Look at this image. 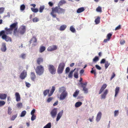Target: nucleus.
Instances as JSON below:
<instances>
[{
    "label": "nucleus",
    "instance_id": "obj_18",
    "mask_svg": "<svg viewBox=\"0 0 128 128\" xmlns=\"http://www.w3.org/2000/svg\"><path fill=\"white\" fill-rule=\"evenodd\" d=\"M15 96L16 98V100L17 102H19L20 100V98L19 93L16 92L15 94Z\"/></svg>",
    "mask_w": 128,
    "mask_h": 128
},
{
    "label": "nucleus",
    "instance_id": "obj_40",
    "mask_svg": "<svg viewBox=\"0 0 128 128\" xmlns=\"http://www.w3.org/2000/svg\"><path fill=\"white\" fill-rule=\"evenodd\" d=\"M31 10L34 12L36 13L38 11V10L37 8H31Z\"/></svg>",
    "mask_w": 128,
    "mask_h": 128
},
{
    "label": "nucleus",
    "instance_id": "obj_17",
    "mask_svg": "<svg viewBox=\"0 0 128 128\" xmlns=\"http://www.w3.org/2000/svg\"><path fill=\"white\" fill-rule=\"evenodd\" d=\"M43 58L42 57H39L37 58L36 62L37 64H40L42 63L43 62Z\"/></svg>",
    "mask_w": 128,
    "mask_h": 128
},
{
    "label": "nucleus",
    "instance_id": "obj_41",
    "mask_svg": "<svg viewBox=\"0 0 128 128\" xmlns=\"http://www.w3.org/2000/svg\"><path fill=\"white\" fill-rule=\"evenodd\" d=\"M96 11L97 12H102L101 8L100 6H98L96 9Z\"/></svg>",
    "mask_w": 128,
    "mask_h": 128
},
{
    "label": "nucleus",
    "instance_id": "obj_26",
    "mask_svg": "<svg viewBox=\"0 0 128 128\" xmlns=\"http://www.w3.org/2000/svg\"><path fill=\"white\" fill-rule=\"evenodd\" d=\"M31 78L32 80L34 81L35 79L36 78L35 74L33 72H32L31 74Z\"/></svg>",
    "mask_w": 128,
    "mask_h": 128
},
{
    "label": "nucleus",
    "instance_id": "obj_15",
    "mask_svg": "<svg viewBox=\"0 0 128 128\" xmlns=\"http://www.w3.org/2000/svg\"><path fill=\"white\" fill-rule=\"evenodd\" d=\"M26 28L24 26H22L19 29V32L21 34H24L25 32Z\"/></svg>",
    "mask_w": 128,
    "mask_h": 128
},
{
    "label": "nucleus",
    "instance_id": "obj_47",
    "mask_svg": "<svg viewBox=\"0 0 128 128\" xmlns=\"http://www.w3.org/2000/svg\"><path fill=\"white\" fill-rule=\"evenodd\" d=\"M20 57L23 59H25L26 57V54H22Z\"/></svg>",
    "mask_w": 128,
    "mask_h": 128
},
{
    "label": "nucleus",
    "instance_id": "obj_8",
    "mask_svg": "<svg viewBox=\"0 0 128 128\" xmlns=\"http://www.w3.org/2000/svg\"><path fill=\"white\" fill-rule=\"evenodd\" d=\"M80 84L81 85V87L83 88V90L84 91V93L86 94L88 92V89L86 88L87 83L86 82L84 83L80 82Z\"/></svg>",
    "mask_w": 128,
    "mask_h": 128
},
{
    "label": "nucleus",
    "instance_id": "obj_60",
    "mask_svg": "<svg viewBox=\"0 0 128 128\" xmlns=\"http://www.w3.org/2000/svg\"><path fill=\"white\" fill-rule=\"evenodd\" d=\"M26 86L28 87L29 88L30 86V84L29 83L27 82H26Z\"/></svg>",
    "mask_w": 128,
    "mask_h": 128
},
{
    "label": "nucleus",
    "instance_id": "obj_57",
    "mask_svg": "<svg viewBox=\"0 0 128 128\" xmlns=\"http://www.w3.org/2000/svg\"><path fill=\"white\" fill-rule=\"evenodd\" d=\"M95 66L96 68L98 70H100L101 69V67H100L98 65H96Z\"/></svg>",
    "mask_w": 128,
    "mask_h": 128
},
{
    "label": "nucleus",
    "instance_id": "obj_29",
    "mask_svg": "<svg viewBox=\"0 0 128 128\" xmlns=\"http://www.w3.org/2000/svg\"><path fill=\"white\" fill-rule=\"evenodd\" d=\"M80 92V90H77L74 92L73 94V96L74 97H76L78 95V94Z\"/></svg>",
    "mask_w": 128,
    "mask_h": 128
},
{
    "label": "nucleus",
    "instance_id": "obj_19",
    "mask_svg": "<svg viewBox=\"0 0 128 128\" xmlns=\"http://www.w3.org/2000/svg\"><path fill=\"white\" fill-rule=\"evenodd\" d=\"M5 30V33L7 34H11L12 30L10 27V28H6Z\"/></svg>",
    "mask_w": 128,
    "mask_h": 128
},
{
    "label": "nucleus",
    "instance_id": "obj_22",
    "mask_svg": "<svg viewBox=\"0 0 128 128\" xmlns=\"http://www.w3.org/2000/svg\"><path fill=\"white\" fill-rule=\"evenodd\" d=\"M59 92H67L65 87L62 86L59 88Z\"/></svg>",
    "mask_w": 128,
    "mask_h": 128
},
{
    "label": "nucleus",
    "instance_id": "obj_56",
    "mask_svg": "<svg viewBox=\"0 0 128 128\" xmlns=\"http://www.w3.org/2000/svg\"><path fill=\"white\" fill-rule=\"evenodd\" d=\"M70 70V68L69 67L66 68L65 70V72L66 73H68Z\"/></svg>",
    "mask_w": 128,
    "mask_h": 128
},
{
    "label": "nucleus",
    "instance_id": "obj_45",
    "mask_svg": "<svg viewBox=\"0 0 128 128\" xmlns=\"http://www.w3.org/2000/svg\"><path fill=\"white\" fill-rule=\"evenodd\" d=\"M49 90H45L44 92V94L45 96H46L47 94L49 93Z\"/></svg>",
    "mask_w": 128,
    "mask_h": 128
},
{
    "label": "nucleus",
    "instance_id": "obj_64",
    "mask_svg": "<svg viewBox=\"0 0 128 128\" xmlns=\"http://www.w3.org/2000/svg\"><path fill=\"white\" fill-rule=\"evenodd\" d=\"M84 70L83 69H82L81 70H80V74L81 76L84 73Z\"/></svg>",
    "mask_w": 128,
    "mask_h": 128
},
{
    "label": "nucleus",
    "instance_id": "obj_7",
    "mask_svg": "<svg viewBox=\"0 0 128 128\" xmlns=\"http://www.w3.org/2000/svg\"><path fill=\"white\" fill-rule=\"evenodd\" d=\"M37 38L35 37L34 36L30 40L29 42L30 44L32 43V46L34 47L37 44Z\"/></svg>",
    "mask_w": 128,
    "mask_h": 128
},
{
    "label": "nucleus",
    "instance_id": "obj_21",
    "mask_svg": "<svg viewBox=\"0 0 128 128\" xmlns=\"http://www.w3.org/2000/svg\"><path fill=\"white\" fill-rule=\"evenodd\" d=\"M55 88L54 86H52V88L50 92V93H48V96L49 97L51 96L52 94H53V93L54 92V91H55Z\"/></svg>",
    "mask_w": 128,
    "mask_h": 128
},
{
    "label": "nucleus",
    "instance_id": "obj_14",
    "mask_svg": "<svg viewBox=\"0 0 128 128\" xmlns=\"http://www.w3.org/2000/svg\"><path fill=\"white\" fill-rule=\"evenodd\" d=\"M64 112L63 110H62L58 114L57 118H56V121H58L60 119V118L62 116L63 113Z\"/></svg>",
    "mask_w": 128,
    "mask_h": 128
},
{
    "label": "nucleus",
    "instance_id": "obj_61",
    "mask_svg": "<svg viewBox=\"0 0 128 128\" xmlns=\"http://www.w3.org/2000/svg\"><path fill=\"white\" fill-rule=\"evenodd\" d=\"M35 110L34 109L31 112V114L32 115H34V113H35Z\"/></svg>",
    "mask_w": 128,
    "mask_h": 128
},
{
    "label": "nucleus",
    "instance_id": "obj_5",
    "mask_svg": "<svg viewBox=\"0 0 128 128\" xmlns=\"http://www.w3.org/2000/svg\"><path fill=\"white\" fill-rule=\"evenodd\" d=\"M48 70L50 74H54L56 73V69L54 66L52 64H49L48 66Z\"/></svg>",
    "mask_w": 128,
    "mask_h": 128
},
{
    "label": "nucleus",
    "instance_id": "obj_42",
    "mask_svg": "<svg viewBox=\"0 0 128 128\" xmlns=\"http://www.w3.org/2000/svg\"><path fill=\"white\" fill-rule=\"evenodd\" d=\"M99 58L97 56H96L93 59V62H96L99 60Z\"/></svg>",
    "mask_w": 128,
    "mask_h": 128
},
{
    "label": "nucleus",
    "instance_id": "obj_37",
    "mask_svg": "<svg viewBox=\"0 0 128 128\" xmlns=\"http://www.w3.org/2000/svg\"><path fill=\"white\" fill-rule=\"evenodd\" d=\"M70 30L72 32H76L75 29L72 26H70Z\"/></svg>",
    "mask_w": 128,
    "mask_h": 128
},
{
    "label": "nucleus",
    "instance_id": "obj_13",
    "mask_svg": "<svg viewBox=\"0 0 128 128\" xmlns=\"http://www.w3.org/2000/svg\"><path fill=\"white\" fill-rule=\"evenodd\" d=\"M108 90L107 89H106L104 91L103 93L101 95V99H105L106 97V96L108 94Z\"/></svg>",
    "mask_w": 128,
    "mask_h": 128
},
{
    "label": "nucleus",
    "instance_id": "obj_51",
    "mask_svg": "<svg viewBox=\"0 0 128 128\" xmlns=\"http://www.w3.org/2000/svg\"><path fill=\"white\" fill-rule=\"evenodd\" d=\"M22 104L21 103H18L17 104V107L18 108H22Z\"/></svg>",
    "mask_w": 128,
    "mask_h": 128
},
{
    "label": "nucleus",
    "instance_id": "obj_36",
    "mask_svg": "<svg viewBox=\"0 0 128 128\" xmlns=\"http://www.w3.org/2000/svg\"><path fill=\"white\" fill-rule=\"evenodd\" d=\"M26 114V112L25 110L22 111L21 113L20 116L21 117H23Z\"/></svg>",
    "mask_w": 128,
    "mask_h": 128
},
{
    "label": "nucleus",
    "instance_id": "obj_34",
    "mask_svg": "<svg viewBox=\"0 0 128 128\" xmlns=\"http://www.w3.org/2000/svg\"><path fill=\"white\" fill-rule=\"evenodd\" d=\"M51 124L50 122L48 123L43 128H51Z\"/></svg>",
    "mask_w": 128,
    "mask_h": 128
},
{
    "label": "nucleus",
    "instance_id": "obj_30",
    "mask_svg": "<svg viewBox=\"0 0 128 128\" xmlns=\"http://www.w3.org/2000/svg\"><path fill=\"white\" fill-rule=\"evenodd\" d=\"M82 104V102H76L75 104V107L78 108L80 107Z\"/></svg>",
    "mask_w": 128,
    "mask_h": 128
},
{
    "label": "nucleus",
    "instance_id": "obj_53",
    "mask_svg": "<svg viewBox=\"0 0 128 128\" xmlns=\"http://www.w3.org/2000/svg\"><path fill=\"white\" fill-rule=\"evenodd\" d=\"M118 113V110H116L114 112V115L115 116H117Z\"/></svg>",
    "mask_w": 128,
    "mask_h": 128
},
{
    "label": "nucleus",
    "instance_id": "obj_63",
    "mask_svg": "<svg viewBox=\"0 0 128 128\" xmlns=\"http://www.w3.org/2000/svg\"><path fill=\"white\" fill-rule=\"evenodd\" d=\"M106 60L104 59H102L100 62V64H103L105 62Z\"/></svg>",
    "mask_w": 128,
    "mask_h": 128
},
{
    "label": "nucleus",
    "instance_id": "obj_23",
    "mask_svg": "<svg viewBox=\"0 0 128 128\" xmlns=\"http://www.w3.org/2000/svg\"><path fill=\"white\" fill-rule=\"evenodd\" d=\"M7 95L4 94H0V99L1 100H4L7 97Z\"/></svg>",
    "mask_w": 128,
    "mask_h": 128
},
{
    "label": "nucleus",
    "instance_id": "obj_33",
    "mask_svg": "<svg viewBox=\"0 0 128 128\" xmlns=\"http://www.w3.org/2000/svg\"><path fill=\"white\" fill-rule=\"evenodd\" d=\"M75 68L73 70H72L70 72L68 75V77L69 78H72V74L73 72L75 70Z\"/></svg>",
    "mask_w": 128,
    "mask_h": 128
},
{
    "label": "nucleus",
    "instance_id": "obj_25",
    "mask_svg": "<svg viewBox=\"0 0 128 128\" xmlns=\"http://www.w3.org/2000/svg\"><path fill=\"white\" fill-rule=\"evenodd\" d=\"M120 88L119 87L116 86L115 90V97L116 96L120 90Z\"/></svg>",
    "mask_w": 128,
    "mask_h": 128
},
{
    "label": "nucleus",
    "instance_id": "obj_4",
    "mask_svg": "<svg viewBox=\"0 0 128 128\" xmlns=\"http://www.w3.org/2000/svg\"><path fill=\"white\" fill-rule=\"evenodd\" d=\"M44 68L42 66H37L36 70V73L39 75L42 74L44 72Z\"/></svg>",
    "mask_w": 128,
    "mask_h": 128
},
{
    "label": "nucleus",
    "instance_id": "obj_44",
    "mask_svg": "<svg viewBox=\"0 0 128 128\" xmlns=\"http://www.w3.org/2000/svg\"><path fill=\"white\" fill-rule=\"evenodd\" d=\"M5 102L3 100L0 101V107L4 105L5 104Z\"/></svg>",
    "mask_w": 128,
    "mask_h": 128
},
{
    "label": "nucleus",
    "instance_id": "obj_28",
    "mask_svg": "<svg viewBox=\"0 0 128 128\" xmlns=\"http://www.w3.org/2000/svg\"><path fill=\"white\" fill-rule=\"evenodd\" d=\"M66 25H62L59 28V30L60 31L64 30L66 28Z\"/></svg>",
    "mask_w": 128,
    "mask_h": 128
},
{
    "label": "nucleus",
    "instance_id": "obj_10",
    "mask_svg": "<svg viewBox=\"0 0 128 128\" xmlns=\"http://www.w3.org/2000/svg\"><path fill=\"white\" fill-rule=\"evenodd\" d=\"M57 108H54L52 110L50 114L52 118H54L56 116L57 114Z\"/></svg>",
    "mask_w": 128,
    "mask_h": 128
},
{
    "label": "nucleus",
    "instance_id": "obj_58",
    "mask_svg": "<svg viewBox=\"0 0 128 128\" xmlns=\"http://www.w3.org/2000/svg\"><path fill=\"white\" fill-rule=\"evenodd\" d=\"M121 28V26L120 25H119L115 29V30H119V29H120V28Z\"/></svg>",
    "mask_w": 128,
    "mask_h": 128
},
{
    "label": "nucleus",
    "instance_id": "obj_39",
    "mask_svg": "<svg viewBox=\"0 0 128 128\" xmlns=\"http://www.w3.org/2000/svg\"><path fill=\"white\" fill-rule=\"evenodd\" d=\"M110 63L108 61H106L105 64V67L106 69L107 68L108 66L110 65Z\"/></svg>",
    "mask_w": 128,
    "mask_h": 128
},
{
    "label": "nucleus",
    "instance_id": "obj_48",
    "mask_svg": "<svg viewBox=\"0 0 128 128\" xmlns=\"http://www.w3.org/2000/svg\"><path fill=\"white\" fill-rule=\"evenodd\" d=\"M74 77L76 78H78V72H76L74 73Z\"/></svg>",
    "mask_w": 128,
    "mask_h": 128
},
{
    "label": "nucleus",
    "instance_id": "obj_59",
    "mask_svg": "<svg viewBox=\"0 0 128 128\" xmlns=\"http://www.w3.org/2000/svg\"><path fill=\"white\" fill-rule=\"evenodd\" d=\"M116 74L114 72L112 73V74L111 78H110V79L111 80H112L115 76Z\"/></svg>",
    "mask_w": 128,
    "mask_h": 128
},
{
    "label": "nucleus",
    "instance_id": "obj_55",
    "mask_svg": "<svg viewBox=\"0 0 128 128\" xmlns=\"http://www.w3.org/2000/svg\"><path fill=\"white\" fill-rule=\"evenodd\" d=\"M32 115V116L31 118V119L33 121L36 119V116L34 115Z\"/></svg>",
    "mask_w": 128,
    "mask_h": 128
},
{
    "label": "nucleus",
    "instance_id": "obj_20",
    "mask_svg": "<svg viewBox=\"0 0 128 128\" xmlns=\"http://www.w3.org/2000/svg\"><path fill=\"white\" fill-rule=\"evenodd\" d=\"M6 50V44L5 43H2L1 48V50L3 52H5Z\"/></svg>",
    "mask_w": 128,
    "mask_h": 128
},
{
    "label": "nucleus",
    "instance_id": "obj_50",
    "mask_svg": "<svg viewBox=\"0 0 128 128\" xmlns=\"http://www.w3.org/2000/svg\"><path fill=\"white\" fill-rule=\"evenodd\" d=\"M112 35V34L110 33H109L107 34L106 37L107 38L110 40Z\"/></svg>",
    "mask_w": 128,
    "mask_h": 128
},
{
    "label": "nucleus",
    "instance_id": "obj_38",
    "mask_svg": "<svg viewBox=\"0 0 128 128\" xmlns=\"http://www.w3.org/2000/svg\"><path fill=\"white\" fill-rule=\"evenodd\" d=\"M44 8V6H40L39 9L40 12H43Z\"/></svg>",
    "mask_w": 128,
    "mask_h": 128
},
{
    "label": "nucleus",
    "instance_id": "obj_43",
    "mask_svg": "<svg viewBox=\"0 0 128 128\" xmlns=\"http://www.w3.org/2000/svg\"><path fill=\"white\" fill-rule=\"evenodd\" d=\"M17 114H16V115H13L11 118V120H13L17 117Z\"/></svg>",
    "mask_w": 128,
    "mask_h": 128
},
{
    "label": "nucleus",
    "instance_id": "obj_2",
    "mask_svg": "<svg viewBox=\"0 0 128 128\" xmlns=\"http://www.w3.org/2000/svg\"><path fill=\"white\" fill-rule=\"evenodd\" d=\"M2 36V38L3 40H4L6 42L12 41L11 38L5 34V32L2 30L0 32V36Z\"/></svg>",
    "mask_w": 128,
    "mask_h": 128
},
{
    "label": "nucleus",
    "instance_id": "obj_24",
    "mask_svg": "<svg viewBox=\"0 0 128 128\" xmlns=\"http://www.w3.org/2000/svg\"><path fill=\"white\" fill-rule=\"evenodd\" d=\"M101 113L100 112H98L96 118V121L98 122L100 120L101 118Z\"/></svg>",
    "mask_w": 128,
    "mask_h": 128
},
{
    "label": "nucleus",
    "instance_id": "obj_54",
    "mask_svg": "<svg viewBox=\"0 0 128 128\" xmlns=\"http://www.w3.org/2000/svg\"><path fill=\"white\" fill-rule=\"evenodd\" d=\"M39 20L37 18H35L33 19V21L34 22H36Z\"/></svg>",
    "mask_w": 128,
    "mask_h": 128
},
{
    "label": "nucleus",
    "instance_id": "obj_9",
    "mask_svg": "<svg viewBox=\"0 0 128 128\" xmlns=\"http://www.w3.org/2000/svg\"><path fill=\"white\" fill-rule=\"evenodd\" d=\"M68 96L67 92H62L60 96V99L61 100H63L65 99Z\"/></svg>",
    "mask_w": 128,
    "mask_h": 128
},
{
    "label": "nucleus",
    "instance_id": "obj_62",
    "mask_svg": "<svg viewBox=\"0 0 128 128\" xmlns=\"http://www.w3.org/2000/svg\"><path fill=\"white\" fill-rule=\"evenodd\" d=\"M52 99V98L50 97L48 98L47 100V102H50Z\"/></svg>",
    "mask_w": 128,
    "mask_h": 128
},
{
    "label": "nucleus",
    "instance_id": "obj_52",
    "mask_svg": "<svg viewBox=\"0 0 128 128\" xmlns=\"http://www.w3.org/2000/svg\"><path fill=\"white\" fill-rule=\"evenodd\" d=\"M4 10V8L3 7L0 8V13H3Z\"/></svg>",
    "mask_w": 128,
    "mask_h": 128
},
{
    "label": "nucleus",
    "instance_id": "obj_32",
    "mask_svg": "<svg viewBox=\"0 0 128 128\" xmlns=\"http://www.w3.org/2000/svg\"><path fill=\"white\" fill-rule=\"evenodd\" d=\"M66 3V2L64 0H60L59 2L58 6H61L63 4Z\"/></svg>",
    "mask_w": 128,
    "mask_h": 128
},
{
    "label": "nucleus",
    "instance_id": "obj_12",
    "mask_svg": "<svg viewBox=\"0 0 128 128\" xmlns=\"http://www.w3.org/2000/svg\"><path fill=\"white\" fill-rule=\"evenodd\" d=\"M57 47L56 45H53L49 46L48 48V50L49 51H52L57 49Z\"/></svg>",
    "mask_w": 128,
    "mask_h": 128
},
{
    "label": "nucleus",
    "instance_id": "obj_1",
    "mask_svg": "<svg viewBox=\"0 0 128 128\" xmlns=\"http://www.w3.org/2000/svg\"><path fill=\"white\" fill-rule=\"evenodd\" d=\"M52 11L50 13V14L54 18H55L56 16V15L55 13H57L58 14H64L65 12V10L64 9L60 7V6H56L54 8H52Z\"/></svg>",
    "mask_w": 128,
    "mask_h": 128
},
{
    "label": "nucleus",
    "instance_id": "obj_3",
    "mask_svg": "<svg viewBox=\"0 0 128 128\" xmlns=\"http://www.w3.org/2000/svg\"><path fill=\"white\" fill-rule=\"evenodd\" d=\"M65 66V63L62 62L60 63L57 70V72L59 74H62L64 69Z\"/></svg>",
    "mask_w": 128,
    "mask_h": 128
},
{
    "label": "nucleus",
    "instance_id": "obj_46",
    "mask_svg": "<svg viewBox=\"0 0 128 128\" xmlns=\"http://www.w3.org/2000/svg\"><path fill=\"white\" fill-rule=\"evenodd\" d=\"M11 110V108L10 107H8V114L10 115L12 113Z\"/></svg>",
    "mask_w": 128,
    "mask_h": 128
},
{
    "label": "nucleus",
    "instance_id": "obj_16",
    "mask_svg": "<svg viewBox=\"0 0 128 128\" xmlns=\"http://www.w3.org/2000/svg\"><path fill=\"white\" fill-rule=\"evenodd\" d=\"M107 85L106 84H104L102 86V87L100 89L99 92V94H100L104 90L106 87Z\"/></svg>",
    "mask_w": 128,
    "mask_h": 128
},
{
    "label": "nucleus",
    "instance_id": "obj_11",
    "mask_svg": "<svg viewBox=\"0 0 128 128\" xmlns=\"http://www.w3.org/2000/svg\"><path fill=\"white\" fill-rule=\"evenodd\" d=\"M26 71L25 70H24L20 74V77L21 79L23 80L26 77Z\"/></svg>",
    "mask_w": 128,
    "mask_h": 128
},
{
    "label": "nucleus",
    "instance_id": "obj_31",
    "mask_svg": "<svg viewBox=\"0 0 128 128\" xmlns=\"http://www.w3.org/2000/svg\"><path fill=\"white\" fill-rule=\"evenodd\" d=\"M46 49V48L45 47L42 46L40 48L39 52H44Z\"/></svg>",
    "mask_w": 128,
    "mask_h": 128
},
{
    "label": "nucleus",
    "instance_id": "obj_35",
    "mask_svg": "<svg viewBox=\"0 0 128 128\" xmlns=\"http://www.w3.org/2000/svg\"><path fill=\"white\" fill-rule=\"evenodd\" d=\"M100 18L99 17H98L95 20V22L96 24H98L100 22Z\"/></svg>",
    "mask_w": 128,
    "mask_h": 128
},
{
    "label": "nucleus",
    "instance_id": "obj_49",
    "mask_svg": "<svg viewBox=\"0 0 128 128\" xmlns=\"http://www.w3.org/2000/svg\"><path fill=\"white\" fill-rule=\"evenodd\" d=\"M25 8V6L24 4L20 6V9L22 10H24Z\"/></svg>",
    "mask_w": 128,
    "mask_h": 128
},
{
    "label": "nucleus",
    "instance_id": "obj_6",
    "mask_svg": "<svg viewBox=\"0 0 128 128\" xmlns=\"http://www.w3.org/2000/svg\"><path fill=\"white\" fill-rule=\"evenodd\" d=\"M17 25L18 23L17 22H16L12 24L10 26V27L12 30H13V29H14V34L15 35H16V33L17 32Z\"/></svg>",
    "mask_w": 128,
    "mask_h": 128
},
{
    "label": "nucleus",
    "instance_id": "obj_27",
    "mask_svg": "<svg viewBox=\"0 0 128 128\" xmlns=\"http://www.w3.org/2000/svg\"><path fill=\"white\" fill-rule=\"evenodd\" d=\"M84 10V9L83 7H81L78 8L77 10V12L80 13L83 12Z\"/></svg>",
    "mask_w": 128,
    "mask_h": 128
}]
</instances>
